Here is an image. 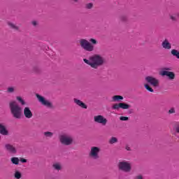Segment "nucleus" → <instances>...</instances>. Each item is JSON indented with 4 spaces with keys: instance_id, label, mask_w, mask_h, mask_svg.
I'll list each match as a JSON object with an SVG mask.
<instances>
[{
    "instance_id": "1",
    "label": "nucleus",
    "mask_w": 179,
    "mask_h": 179,
    "mask_svg": "<svg viewBox=\"0 0 179 179\" xmlns=\"http://www.w3.org/2000/svg\"><path fill=\"white\" fill-rule=\"evenodd\" d=\"M83 62L87 65L91 66V68H93V69H97L99 66H102V65H104V62H106L104 57L100 55H94L90 57L89 59H83Z\"/></svg>"
},
{
    "instance_id": "2",
    "label": "nucleus",
    "mask_w": 179,
    "mask_h": 179,
    "mask_svg": "<svg viewBox=\"0 0 179 179\" xmlns=\"http://www.w3.org/2000/svg\"><path fill=\"white\" fill-rule=\"evenodd\" d=\"M96 44H97V40L94 38H90V42L89 41L83 38L80 40V47L83 50H85V51H87L88 52L94 51V45H96Z\"/></svg>"
},
{
    "instance_id": "3",
    "label": "nucleus",
    "mask_w": 179,
    "mask_h": 179,
    "mask_svg": "<svg viewBox=\"0 0 179 179\" xmlns=\"http://www.w3.org/2000/svg\"><path fill=\"white\" fill-rule=\"evenodd\" d=\"M9 108L13 118L16 120H20L22 118V107L17 104L16 101H12L9 103Z\"/></svg>"
},
{
    "instance_id": "4",
    "label": "nucleus",
    "mask_w": 179,
    "mask_h": 179,
    "mask_svg": "<svg viewBox=\"0 0 179 179\" xmlns=\"http://www.w3.org/2000/svg\"><path fill=\"white\" fill-rule=\"evenodd\" d=\"M100 152L101 149L99 147L92 146L89 152V157L93 160H99L100 159Z\"/></svg>"
},
{
    "instance_id": "5",
    "label": "nucleus",
    "mask_w": 179,
    "mask_h": 179,
    "mask_svg": "<svg viewBox=\"0 0 179 179\" xmlns=\"http://www.w3.org/2000/svg\"><path fill=\"white\" fill-rule=\"evenodd\" d=\"M117 167L121 171H124V173H129L132 170V166L131 162L128 161H121L118 163Z\"/></svg>"
},
{
    "instance_id": "6",
    "label": "nucleus",
    "mask_w": 179,
    "mask_h": 179,
    "mask_svg": "<svg viewBox=\"0 0 179 179\" xmlns=\"http://www.w3.org/2000/svg\"><path fill=\"white\" fill-rule=\"evenodd\" d=\"M59 139L62 145H65L66 146H69L72 145L73 142V138L68 134H62L59 136Z\"/></svg>"
},
{
    "instance_id": "7",
    "label": "nucleus",
    "mask_w": 179,
    "mask_h": 179,
    "mask_svg": "<svg viewBox=\"0 0 179 179\" xmlns=\"http://www.w3.org/2000/svg\"><path fill=\"white\" fill-rule=\"evenodd\" d=\"M36 98L38 99L40 103L42 104V106H45V107H48V108H52V103L50 102V101L46 100L44 96L36 94Z\"/></svg>"
},
{
    "instance_id": "8",
    "label": "nucleus",
    "mask_w": 179,
    "mask_h": 179,
    "mask_svg": "<svg viewBox=\"0 0 179 179\" xmlns=\"http://www.w3.org/2000/svg\"><path fill=\"white\" fill-rule=\"evenodd\" d=\"M169 71H171V68H164V70L162 71L161 75L162 76H168L170 80H173V79H176V74L174 73V72Z\"/></svg>"
},
{
    "instance_id": "9",
    "label": "nucleus",
    "mask_w": 179,
    "mask_h": 179,
    "mask_svg": "<svg viewBox=\"0 0 179 179\" xmlns=\"http://www.w3.org/2000/svg\"><path fill=\"white\" fill-rule=\"evenodd\" d=\"M94 121L96 124H101V125H107V120L104 116L101 115H98L94 117Z\"/></svg>"
},
{
    "instance_id": "10",
    "label": "nucleus",
    "mask_w": 179,
    "mask_h": 179,
    "mask_svg": "<svg viewBox=\"0 0 179 179\" xmlns=\"http://www.w3.org/2000/svg\"><path fill=\"white\" fill-rule=\"evenodd\" d=\"M4 148L8 153H11L12 155H16V153H17V150H16V147L13 145L8 143L5 145Z\"/></svg>"
},
{
    "instance_id": "11",
    "label": "nucleus",
    "mask_w": 179,
    "mask_h": 179,
    "mask_svg": "<svg viewBox=\"0 0 179 179\" xmlns=\"http://www.w3.org/2000/svg\"><path fill=\"white\" fill-rule=\"evenodd\" d=\"M145 82H147V83H149L150 85H151V86H154L155 87H156V86H157V79H156L153 76L145 77Z\"/></svg>"
},
{
    "instance_id": "12",
    "label": "nucleus",
    "mask_w": 179,
    "mask_h": 179,
    "mask_svg": "<svg viewBox=\"0 0 179 179\" xmlns=\"http://www.w3.org/2000/svg\"><path fill=\"white\" fill-rule=\"evenodd\" d=\"M24 115L25 118H28V119L33 117V113L30 110V108L25 107L24 108Z\"/></svg>"
},
{
    "instance_id": "13",
    "label": "nucleus",
    "mask_w": 179,
    "mask_h": 179,
    "mask_svg": "<svg viewBox=\"0 0 179 179\" xmlns=\"http://www.w3.org/2000/svg\"><path fill=\"white\" fill-rule=\"evenodd\" d=\"M0 134L3 136L9 135V131L6 129V126L1 123H0Z\"/></svg>"
},
{
    "instance_id": "14",
    "label": "nucleus",
    "mask_w": 179,
    "mask_h": 179,
    "mask_svg": "<svg viewBox=\"0 0 179 179\" xmlns=\"http://www.w3.org/2000/svg\"><path fill=\"white\" fill-rule=\"evenodd\" d=\"M74 103L78 106L79 107H81V108H87V106L86 105V103H83V101L75 98L73 99Z\"/></svg>"
},
{
    "instance_id": "15",
    "label": "nucleus",
    "mask_w": 179,
    "mask_h": 179,
    "mask_svg": "<svg viewBox=\"0 0 179 179\" xmlns=\"http://www.w3.org/2000/svg\"><path fill=\"white\" fill-rule=\"evenodd\" d=\"M52 169L56 171H59L62 170V165L59 162H55L52 164Z\"/></svg>"
},
{
    "instance_id": "16",
    "label": "nucleus",
    "mask_w": 179,
    "mask_h": 179,
    "mask_svg": "<svg viewBox=\"0 0 179 179\" xmlns=\"http://www.w3.org/2000/svg\"><path fill=\"white\" fill-rule=\"evenodd\" d=\"M162 47L165 50H170L171 48V44L169 43V41L165 40L162 42Z\"/></svg>"
},
{
    "instance_id": "17",
    "label": "nucleus",
    "mask_w": 179,
    "mask_h": 179,
    "mask_svg": "<svg viewBox=\"0 0 179 179\" xmlns=\"http://www.w3.org/2000/svg\"><path fill=\"white\" fill-rule=\"evenodd\" d=\"M8 24L9 27H10V29H13V30H16L17 31H20L19 27L15 24L14 23L8 22Z\"/></svg>"
},
{
    "instance_id": "18",
    "label": "nucleus",
    "mask_w": 179,
    "mask_h": 179,
    "mask_svg": "<svg viewBox=\"0 0 179 179\" xmlns=\"http://www.w3.org/2000/svg\"><path fill=\"white\" fill-rule=\"evenodd\" d=\"M120 106L122 110H128V108H131V105L125 103H120Z\"/></svg>"
},
{
    "instance_id": "19",
    "label": "nucleus",
    "mask_w": 179,
    "mask_h": 179,
    "mask_svg": "<svg viewBox=\"0 0 179 179\" xmlns=\"http://www.w3.org/2000/svg\"><path fill=\"white\" fill-rule=\"evenodd\" d=\"M112 99L113 101H120V100H124V97L121 95H115Z\"/></svg>"
},
{
    "instance_id": "20",
    "label": "nucleus",
    "mask_w": 179,
    "mask_h": 179,
    "mask_svg": "<svg viewBox=\"0 0 179 179\" xmlns=\"http://www.w3.org/2000/svg\"><path fill=\"white\" fill-rule=\"evenodd\" d=\"M10 161L13 164H15L16 166H17V164H19L20 159L18 157H13L10 159Z\"/></svg>"
},
{
    "instance_id": "21",
    "label": "nucleus",
    "mask_w": 179,
    "mask_h": 179,
    "mask_svg": "<svg viewBox=\"0 0 179 179\" xmlns=\"http://www.w3.org/2000/svg\"><path fill=\"white\" fill-rule=\"evenodd\" d=\"M43 135L45 138H52V136H54V133L50 131H45L43 133Z\"/></svg>"
},
{
    "instance_id": "22",
    "label": "nucleus",
    "mask_w": 179,
    "mask_h": 179,
    "mask_svg": "<svg viewBox=\"0 0 179 179\" xmlns=\"http://www.w3.org/2000/svg\"><path fill=\"white\" fill-rule=\"evenodd\" d=\"M17 101L20 103L21 106H26V101L21 97V96H17L16 97Z\"/></svg>"
},
{
    "instance_id": "23",
    "label": "nucleus",
    "mask_w": 179,
    "mask_h": 179,
    "mask_svg": "<svg viewBox=\"0 0 179 179\" xmlns=\"http://www.w3.org/2000/svg\"><path fill=\"white\" fill-rule=\"evenodd\" d=\"M171 54L172 55H173V57H176V58H178L179 59V51L176 50V49H173L171 50Z\"/></svg>"
},
{
    "instance_id": "24",
    "label": "nucleus",
    "mask_w": 179,
    "mask_h": 179,
    "mask_svg": "<svg viewBox=\"0 0 179 179\" xmlns=\"http://www.w3.org/2000/svg\"><path fill=\"white\" fill-rule=\"evenodd\" d=\"M117 142H118V138H117L116 137H112L109 140V143H110V145H113V143H117Z\"/></svg>"
},
{
    "instance_id": "25",
    "label": "nucleus",
    "mask_w": 179,
    "mask_h": 179,
    "mask_svg": "<svg viewBox=\"0 0 179 179\" xmlns=\"http://www.w3.org/2000/svg\"><path fill=\"white\" fill-rule=\"evenodd\" d=\"M144 87L148 90V92H150L151 93H153V88L150 87L149 84H145Z\"/></svg>"
},
{
    "instance_id": "26",
    "label": "nucleus",
    "mask_w": 179,
    "mask_h": 179,
    "mask_svg": "<svg viewBox=\"0 0 179 179\" xmlns=\"http://www.w3.org/2000/svg\"><path fill=\"white\" fill-rule=\"evenodd\" d=\"M119 20L120 22H127L128 20V17H127V15H121L119 17Z\"/></svg>"
},
{
    "instance_id": "27",
    "label": "nucleus",
    "mask_w": 179,
    "mask_h": 179,
    "mask_svg": "<svg viewBox=\"0 0 179 179\" xmlns=\"http://www.w3.org/2000/svg\"><path fill=\"white\" fill-rule=\"evenodd\" d=\"M112 108L113 110H120L121 108L120 103L113 104Z\"/></svg>"
},
{
    "instance_id": "28",
    "label": "nucleus",
    "mask_w": 179,
    "mask_h": 179,
    "mask_svg": "<svg viewBox=\"0 0 179 179\" xmlns=\"http://www.w3.org/2000/svg\"><path fill=\"white\" fill-rule=\"evenodd\" d=\"M15 178H17V179L22 178V173H20V172H19V171H16L15 173Z\"/></svg>"
},
{
    "instance_id": "29",
    "label": "nucleus",
    "mask_w": 179,
    "mask_h": 179,
    "mask_svg": "<svg viewBox=\"0 0 179 179\" xmlns=\"http://www.w3.org/2000/svg\"><path fill=\"white\" fill-rule=\"evenodd\" d=\"M13 92H15V87H8V89H7L8 93H13Z\"/></svg>"
},
{
    "instance_id": "30",
    "label": "nucleus",
    "mask_w": 179,
    "mask_h": 179,
    "mask_svg": "<svg viewBox=\"0 0 179 179\" xmlns=\"http://www.w3.org/2000/svg\"><path fill=\"white\" fill-rule=\"evenodd\" d=\"M169 17L173 22H176L177 20V16L176 15H169Z\"/></svg>"
},
{
    "instance_id": "31",
    "label": "nucleus",
    "mask_w": 179,
    "mask_h": 179,
    "mask_svg": "<svg viewBox=\"0 0 179 179\" xmlns=\"http://www.w3.org/2000/svg\"><path fill=\"white\" fill-rule=\"evenodd\" d=\"M120 120L121 121H128V120H129V118L128 117H125V116H121L120 117Z\"/></svg>"
},
{
    "instance_id": "32",
    "label": "nucleus",
    "mask_w": 179,
    "mask_h": 179,
    "mask_svg": "<svg viewBox=\"0 0 179 179\" xmlns=\"http://www.w3.org/2000/svg\"><path fill=\"white\" fill-rule=\"evenodd\" d=\"M87 9H92L93 8V3H89L86 5Z\"/></svg>"
},
{
    "instance_id": "33",
    "label": "nucleus",
    "mask_w": 179,
    "mask_h": 179,
    "mask_svg": "<svg viewBox=\"0 0 179 179\" xmlns=\"http://www.w3.org/2000/svg\"><path fill=\"white\" fill-rule=\"evenodd\" d=\"M173 129L177 134H179V124H177L176 126L174 127Z\"/></svg>"
},
{
    "instance_id": "34",
    "label": "nucleus",
    "mask_w": 179,
    "mask_h": 179,
    "mask_svg": "<svg viewBox=\"0 0 179 179\" xmlns=\"http://www.w3.org/2000/svg\"><path fill=\"white\" fill-rule=\"evenodd\" d=\"M20 162H21V163H27V159L24 158H20Z\"/></svg>"
},
{
    "instance_id": "35",
    "label": "nucleus",
    "mask_w": 179,
    "mask_h": 179,
    "mask_svg": "<svg viewBox=\"0 0 179 179\" xmlns=\"http://www.w3.org/2000/svg\"><path fill=\"white\" fill-rule=\"evenodd\" d=\"M169 114H174V113H176V110H174V108H171L169 110Z\"/></svg>"
},
{
    "instance_id": "36",
    "label": "nucleus",
    "mask_w": 179,
    "mask_h": 179,
    "mask_svg": "<svg viewBox=\"0 0 179 179\" xmlns=\"http://www.w3.org/2000/svg\"><path fill=\"white\" fill-rule=\"evenodd\" d=\"M136 179H143V176H142V175H138L136 176Z\"/></svg>"
},
{
    "instance_id": "37",
    "label": "nucleus",
    "mask_w": 179,
    "mask_h": 179,
    "mask_svg": "<svg viewBox=\"0 0 179 179\" xmlns=\"http://www.w3.org/2000/svg\"><path fill=\"white\" fill-rule=\"evenodd\" d=\"M33 26H37V21H32Z\"/></svg>"
},
{
    "instance_id": "38",
    "label": "nucleus",
    "mask_w": 179,
    "mask_h": 179,
    "mask_svg": "<svg viewBox=\"0 0 179 179\" xmlns=\"http://www.w3.org/2000/svg\"><path fill=\"white\" fill-rule=\"evenodd\" d=\"M125 149L129 151L131 150V148H129V146H126Z\"/></svg>"
},
{
    "instance_id": "39",
    "label": "nucleus",
    "mask_w": 179,
    "mask_h": 179,
    "mask_svg": "<svg viewBox=\"0 0 179 179\" xmlns=\"http://www.w3.org/2000/svg\"><path fill=\"white\" fill-rule=\"evenodd\" d=\"M74 2H78V0H73Z\"/></svg>"
},
{
    "instance_id": "40",
    "label": "nucleus",
    "mask_w": 179,
    "mask_h": 179,
    "mask_svg": "<svg viewBox=\"0 0 179 179\" xmlns=\"http://www.w3.org/2000/svg\"><path fill=\"white\" fill-rule=\"evenodd\" d=\"M177 16L179 17V13H178V14H177Z\"/></svg>"
},
{
    "instance_id": "41",
    "label": "nucleus",
    "mask_w": 179,
    "mask_h": 179,
    "mask_svg": "<svg viewBox=\"0 0 179 179\" xmlns=\"http://www.w3.org/2000/svg\"><path fill=\"white\" fill-rule=\"evenodd\" d=\"M0 139H1V136H0Z\"/></svg>"
}]
</instances>
